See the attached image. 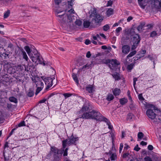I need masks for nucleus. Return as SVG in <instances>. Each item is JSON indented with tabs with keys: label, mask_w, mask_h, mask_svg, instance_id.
Instances as JSON below:
<instances>
[{
	"label": "nucleus",
	"mask_w": 161,
	"mask_h": 161,
	"mask_svg": "<svg viewBox=\"0 0 161 161\" xmlns=\"http://www.w3.org/2000/svg\"><path fill=\"white\" fill-rule=\"evenodd\" d=\"M62 11H56L57 17L60 18L59 20L62 25L65 28L70 26L71 23L75 20L76 17L73 14L75 13L74 10L72 8L68 11L67 14H58Z\"/></svg>",
	"instance_id": "1"
},
{
	"label": "nucleus",
	"mask_w": 161,
	"mask_h": 161,
	"mask_svg": "<svg viewBox=\"0 0 161 161\" xmlns=\"http://www.w3.org/2000/svg\"><path fill=\"white\" fill-rule=\"evenodd\" d=\"M89 107L84 105L81 109L77 113L78 118L91 119L92 117V111H89Z\"/></svg>",
	"instance_id": "2"
},
{
	"label": "nucleus",
	"mask_w": 161,
	"mask_h": 161,
	"mask_svg": "<svg viewBox=\"0 0 161 161\" xmlns=\"http://www.w3.org/2000/svg\"><path fill=\"white\" fill-rule=\"evenodd\" d=\"M147 116L151 119L154 120L153 122L155 124H161V113L156 115L153 110L148 109L146 111Z\"/></svg>",
	"instance_id": "3"
},
{
	"label": "nucleus",
	"mask_w": 161,
	"mask_h": 161,
	"mask_svg": "<svg viewBox=\"0 0 161 161\" xmlns=\"http://www.w3.org/2000/svg\"><path fill=\"white\" fill-rule=\"evenodd\" d=\"M96 64H105L108 65L110 68L113 69L112 67L116 65H119L120 63L119 61L116 59H105L101 61V59H95Z\"/></svg>",
	"instance_id": "4"
},
{
	"label": "nucleus",
	"mask_w": 161,
	"mask_h": 161,
	"mask_svg": "<svg viewBox=\"0 0 161 161\" xmlns=\"http://www.w3.org/2000/svg\"><path fill=\"white\" fill-rule=\"evenodd\" d=\"M62 152L54 146L51 147L49 154L53 156L54 161H59L61 159Z\"/></svg>",
	"instance_id": "5"
},
{
	"label": "nucleus",
	"mask_w": 161,
	"mask_h": 161,
	"mask_svg": "<svg viewBox=\"0 0 161 161\" xmlns=\"http://www.w3.org/2000/svg\"><path fill=\"white\" fill-rule=\"evenodd\" d=\"M89 17L92 18V22H95L96 25H97L99 23L101 22L103 19V17L97 13L96 11H93L90 14Z\"/></svg>",
	"instance_id": "6"
},
{
	"label": "nucleus",
	"mask_w": 161,
	"mask_h": 161,
	"mask_svg": "<svg viewBox=\"0 0 161 161\" xmlns=\"http://www.w3.org/2000/svg\"><path fill=\"white\" fill-rule=\"evenodd\" d=\"M29 57L31 60L37 64H42V61L41 60V58L40 54L38 53L36 50H34L32 54Z\"/></svg>",
	"instance_id": "7"
},
{
	"label": "nucleus",
	"mask_w": 161,
	"mask_h": 161,
	"mask_svg": "<svg viewBox=\"0 0 161 161\" xmlns=\"http://www.w3.org/2000/svg\"><path fill=\"white\" fill-rule=\"evenodd\" d=\"M78 140L77 138H75L72 136L70 138L66 139V140H63L62 142L63 148H65L66 147L67 144L69 145L75 144L76 141Z\"/></svg>",
	"instance_id": "8"
},
{
	"label": "nucleus",
	"mask_w": 161,
	"mask_h": 161,
	"mask_svg": "<svg viewBox=\"0 0 161 161\" xmlns=\"http://www.w3.org/2000/svg\"><path fill=\"white\" fill-rule=\"evenodd\" d=\"M92 117L91 119H94L97 120L101 121L103 116L98 111L92 110Z\"/></svg>",
	"instance_id": "9"
},
{
	"label": "nucleus",
	"mask_w": 161,
	"mask_h": 161,
	"mask_svg": "<svg viewBox=\"0 0 161 161\" xmlns=\"http://www.w3.org/2000/svg\"><path fill=\"white\" fill-rule=\"evenodd\" d=\"M53 79H54V78L47 77L43 79V81L47 86L45 89L46 90H47L52 86L53 85Z\"/></svg>",
	"instance_id": "10"
},
{
	"label": "nucleus",
	"mask_w": 161,
	"mask_h": 161,
	"mask_svg": "<svg viewBox=\"0 0 161 161\" xmlns=\"http://www.w3.org/2000/svg\"><path fill=\"white\" fill-rule=\"evenodd\" d=\"M131 40L133 42L134 44V45H132L131 47V49L134 50L136 48L135 45L136 44V45L139 43L140 39L139 36L138 35H136L133 37Z\"/></svg>",
	"instance_id": "11"
},
{
	"label": "nucleus",
	"mask_w": 161,
	"mask_h": 161,
	"mask_svg": "<svg viewBox=\"0 0 161 161\" xmlns=\"http://www.w3.org/2000/svg\"><path fill=\"white\" fill-rule=\"evenodd\" d=\"M130 47L127 45H124L122 47V53L124 54H127L130 51Z\"/></svg>",
	"instance_id": "12"
},
{
	"label": "nucleus",
	"mask_w": 161,
	"mask_h": 161,
	"mask_svg": "<svg viewBox=\"0 0 161 161\" xmlns=\"http://www.w3.org/2000/svg\"><path fill=\"white\" fill-rule=\"evenodd\" d=\"M14 71H13V72H15L16 70L17 71H19V72H22L24 69V66L23 65L21 64H18V65H15V66H14Z\"/></svg>",
	"instance_id": "13"
},
{
	"label": "nucleus",
	"mask_w": 161,
	"mask_h": 161,
	"mask_svg": "<svg viewBox=\"0 0 161 161\" xmlns=\"http://www.w3.org/2000/svg\"><path fill=\"white\" fill-rule=\"evenodd\" d=\"M19 55H22L23 58L26 61H28L29 59L28 57L27 56L26 52L23 49L20 50L19 53Z\"/></svg>",
	"instance_id": "14"
},
{
	"label": "nucleus",
	"mask_w": 161,
	"mask_h": 161,
	"mask_svg": "<svg viewBox=\"0 0 161 161\" xmlns=\"http://www.w3.org/2000/svg\"><path fill=\"white\" fill-rule=\"evenodd\" d=\"M86 89L89 93H91L93 92L94 87L92 85H89L86 87Z\"/></svg>",
	"instance_id": "15"
},
{
	"label": "nucleus",
	"mask_w": 161,
	"mask_h": 161,
	"mask_svg": "<svg viewBox=\"0 0 161 161\" xmlns=\"http://www.w3.org/2000/svg\"><path fill=\"white\" fill-rule=\"evenodd\" d=\"M112 91L114 95L115 96L119 95L121 93L120 90L118 88H115Z\"/></svg>",
	"instance_id": "16"
},
{
	"label": "nucleus",
	"mask_w": 161,
	"mask_h": 161,
	"mask_svg": "<svg viewBox=\"0 0 161 161\" xmlns=\"http://www.w3.org/2000/svg\"><path fill=\"white\" fill-rule=\"evenodd\" d=\"M34 81L36 85V86H43V83L39 79H38L37 80H36V81Z\"/></svg>",
	"instance_id": "17"
},
{
	"label": "nucleus",
	"mask_w": 161,
	"mask_h": 161,
	"mask_svg": "<svg viewBox=\"0 0 161 161\" xmlns=\"http://www.w3.org/2000/svg\"><path fill=\"white\" fill-rule=\"evenodd\" d=\"M94 65V64H93V61H91V64H87L83 66L82 67V69L86 68L88 69L92 67V66H93Z\"/></svg>",
	"instance_id": "18"
},
{
	"label": "nucleus",
	"mask_w": 161,
	"mask_h": 161,
	"mask_svg": "<svg viewBox=\"0 0 161 161\" xmlns=\"http://www.w3.org/2000/svg\"><path fill=\"white\" fill-rule=\"evenodd\" d=\"M128 99L127 98L124 97L119 99V102L121 105H123L125 104L128 102Z\"/></svg>",
	"instance_id": "19"
},
{
	"label": "nucleus",
	"mask_w": 161,
	"mask_h": 161,
	"mask_svg": "<svg viewBox=\"0 0 161 161\" xmlns=\"http://www.w3.org/2000/svg\"><path fill=\"white\" fill-rule=\"evenodd\" d=\"M115 79V80H119L120 79V77L119 76V74L117 72L115 73L114 74L111 75Z\"/></svg>",
	"instance_id": "20"
},
{
	"label": "nucleus",
	"mask_w": 161,
	"mask_h": 161,
	"mask_svg": "<svg viewBox=\"0 0 161 161\" xmlns=\"http://www.w3.org/2000/svg\"><path fill=\"white\" fill-rule=\"evenodd\" d=\"M113 9L112 8H109L106 11V14L108 17H109L113 13Z\"/></svg>",
	"instance_id": "21"
},
{
	"label": "nucleus",
	"mask_w": 161,
	"mask_h": 161,
	"mask_svg": "<svg viewBox=\"0 0 161 161\" xmlns=\"http://www.w3.org/2000/svg\"><path fill=\"white\" fill-rule=\"evenodd\" d=\"M8 69L12 68L13 69H14L15 65L11 62H8L6 65Z\"/></svg>",
	"instance_id": "22"
},
{
	"label": "nucleus",
	"mask_w": 161,
	"mask_h": 161,
	"mask_svg": "<svg viewBox=\"0 0 161 161\" xmlns=\"http://www.w3.org/2000/svg\"><path fill=\"white\" fill-rule=\"evenodd\" d=\"M24 49L27 52L29 56H31L32 53L31 52V49L28 46H26L25 47Z\"/></svg>",
	"instance_id": "23"
},
{
	"label": "nucleus",
	"mask_w": 161,
	"mask_h": 161,
	"mask_svg": "<svg viewBox=\"0 0 161 161\" xmlns=\"http://www.w3.org/2000/svg\"><path fill=\"white\" fill-rule=\"evenodd\" d=\"M114 98V97L112 94H108L107 95V97L106 98L107 100L108 101H110L113 100Z\"/></svg>",
	"instance_id": "24"
},
{
	"label": "nucleus",
	"mask_w": 161,
	"mask_h": 161,
	"mask_svg": "<svg viewBox=\"0 0 161 161\" xmlns=\"http://www.w3.org/2000/svg\"><path fill=\"white\" fill-rule=\"evenodd\" d=\"M90 24V22L88 20H85L83 23V26L85 28H88Z\"/></svg>",
	"instance_id": "25"
},
{
	"label": "nucleus",
	"mask_w": 161,
	"mask_h": 161,
	"mask_svg": "<svg viewBox=\"0 0 161 161\" xmlns=\"http://www.w3.org/2000/svg\"><path fill=\"white\" fill-rule=\"evenodd\" d=\"M138 97L139 99L141 101H142V103H143L144 104H145L144 103H146V102L144 101V98L143 97L142 94H139L138 95Z\"/></svg>",
	"instance_id": "26"
},
{
	"label": "nucleus",
	"mask_w": 161,
	"mask_h": 161,
	"mask_svg": "<svg viewBox=\"0 0 161 161\" xmlns=\"http://www.w3.org/2000/svg\"><path fill=\"white\" fill-rule=\"evenodd\" d=\"M133 115L131 113H129L126 117V119L128 121H130L132 118H133Z\"/></svg>",
	"instance_id": "27"
},
{
	"label": "nucleus",
	"mask_w": 161,
	"mask_h": 161,
	"mask_svg": "<svg viewBox=\"0 0 161 161\" xmlns=\"http://www.w3.org/2000/svg\"><path fill=\"white\" fill-rule=\"evenodd\" d=\"M75 0H69L68 1V6L69 8H72L73 5V2Z\"/></svg>",
	"instance_id": "28"
},
{
	"label": "nucleus",
	"mask_w": 161,
	"mask_h": 161,
	"mask_svg": "<svg viewBox=\"0 0 161 161\" xmlns=\"http://www.w3.org/2000/svg\"><path fill=\"white\" fill-rule=\"evenodd\" d=\"M134 64L135 63H132L128 65L127 67V69L130 71L131 69L133 68L134 66Z\"/></svg>",
	"instance_id": "29"
},
{
	"label": "nucleus",
	"mask_w": 161,
	"mask_h": 161,
	"mask_svg": "<svg viewBox=\"0 0 161 161\" xmlns=\"http://www.w3.org/2000/svg\"><path fill=\"white\" fill-rule=\"evenodd\" d=\"M73 78L76 82L77 85L79 84V80L76 75L73 74L72 75Z\"/></svg>",
	"instance_id": "30"
},
{
	"label": "nucleus",
	"mask_w": 161,
	"mask_h": 161,
	"mask_svg": "<svg viewBox=\"0 0 161 161\" xmlns=\"http://www.w3.org/2000/svg\"><path fill=\"white\" fill-rule=\"evenodd\" d=\"M136 53V50H134L131 52L127 56V58H129L131 57L132 56H133L135 55Z\"/></svg>",
	"instance_id": "31"
},
{
	"label": "nucleus",
	"mask_w": 161,
	"mask_h": 161,
	"mask_svg": "<svg viewBox=\"0 0 161 161\" xmlns=\"http://www.w3.org/2000/svg\"><path fill=\"white\" fill-rule=\"evenodd\" d=\"M9 100L11 102H14L15 103H16L17 102V99L13 97H10L9 98Z\"/></svg>",
	"instance_id": "32"
},
{
	"label": "nucleus",
	"mask_w": 161,
	"mask_h": 161,
	"mask_svg": "<svg viewBox=\"0 0 161 161\" xmlns=\"http://www.w3.org/2000/svg\"><path fill=\"white\" fill-rule=\"evenodd\" d=\"M10 14V11L9 10H7V11L6 12H5L3 16L4 18L5 19L8 18L9 15Z\"/></svg>",
	"instance_id": "33"
},
{
	"label": "nucleus",
	"mask_w": 161,
	"mask_h": 161,
	"mask_svg": "<svg viewBox=\"0 0 161 161\" xmlns=\"http://www.w3.org/2000/svg\"><path fill=\"white\" fill-rule=\"evenodd\" d=\"M117 158V156L116 153H114L112 154L110 157V159L111 160H114Z\"/></svg>",
	"instance_id": "34"
},
{
	"label": "nucleus",
	"mask_w": 161,
	"mask_h": 161,
	"mask_svg": "<svg viewBox=\"0 0 161 161\" xmlns=\"http://www.w3.org/2000/svg\"><path fill=\"white\" fill-rule=\"evenodd\" d=\"M37 87V88L36 90V94L37 95L40 91L43 88V86H42L41 87L40 86H36Z\"/></svg>",
	"instance_id": "35"
},
{
	"label": "nucleus",
	"mask_w": 161,
	"mask_h": 161,
	"mask_svg": "<svg viewBox=\"0 0 161 161\" xmlns=\"http://www.w3.org/2000/svg\"><path fill=\"white\" fill-rule=\"evenodd\" d=\"M145 25L144 23H142L138 26L137 27V30L139 31H141L142 29L143 28L144 26Z\"/></svg>",
	"instance_id": "36"
},
{
	"label": "nucleus",
	"mask_w": 161,
	"mask_h": 161,
	"mask_svg": "<svg viewBox=\"0 0 161 161\" xmlns=\"http://www.w3.org/2000/svg\"><path fill=\"white\" fill-rule=\"evenodd\" d=\"M25 125V122L24 121H23L21 122L18 124V126H17L16 128H17L18 127H20Z\"/></svg>",
	"instance_id": "37"
},
{
	"label": "nucleus",
	"mask_w": 161,
	"mask_h": 161,
	"mask_svg": "<svg viewBox=\"0 0 161 161\" xmlns=\"http://www.w3.org/2000/svg\"><path fill=\"white\" fill-rule=\"evenodd\" d=\"M75 23L76 25H78V26H80L82 24V22L81 20L79 19L76 20L75 22Z\"/></svg>",
	"instance_id": "38"
},
{
	"label": "nucleus",
	"mask_w": 161,
	"mask_h": 161,
	"mask_svg": "<svg viewBox=\"0 0 161 161\" xmlns=\"http://www.w3.org/2000/svg\"><path fill=\"white\" fill-rule=\"evenodd\" d=\"M109 29V26L108 25H106L103 27V29L105 31H107Z\"/></svg>",
	"instance_id": "39"
},
{
	"label": "nucleus",
	"mask_w": 161,
	"mask_h": 161,
	"mask_svg": "<svg viewBox=\"0 0 161 161\" xmlns=\"http://www.w3.org/2000/svg\"><path fill=\"white\" fill-rule=\"evenodd\" d=\"M144 136V134L142 132H139L138 134V137L139 139H141Z\"/></svg>",
	"instance_id": "40"
},
{
	"label": "nucleus",
	"mask_w": 161,
	"mask_h": 161,
	"mask_svg": "<svg viewBox=\"0 0 161 161\" xmlns=\"http://www.w3.org/2000/svg\"><path fill=\"white\" fill-rule=\"evenodd\" d=\"M157 35V33L155 31H153L150 33V36L151 37H153Z\"/></svg>",
	"instance_id": "41"
},
{
	"label": "nucleus",
	"mask_w": 161,
	"mask_h": 161,
	"mask_svg": "<svg viewBox=\"0 0 161 161\" xmlns=\"http://www.w3.org/2000/svg\"><path fill=\"white\" fill-rule=\"evenodd\" d=\"M72 94L69 93H65L63 94V95L65 97V98L70 97L72 95Z\"/></svg>",
	"instance_id": "42"
},
{
	"label": "nucleus",
	"mask_w": 161,
	"mask_h": 161,
	"mask_svg": "<svg viewBox=\"0 0 161 161\" xmlns=\"http://www.w3.org/2000/svg\"><path fill=\"white\" fill-rule=\"evenodd\" d=\"M112 4H113L112 1L111 0H110L108 1L106 6L107 7L110 6H111Z\"/></svg>",
	"instance_id": "43"
},
{
	"label": "nucleus",
	"mask_w": 161,
	"mask_h": 161,
	"mask_svg": "<svg viewBox=\"0 0 161 161\" xmlns=\"http://www.w3.org/2000/svg\"><path fill=\"white\" fill-rule=\"evenodd\" d=\"M13 0H0V1L2 2L3 3H8L11 2Z\"/></svg>",
	"instance_id": "44"
},
{
	"label": "nucleus",
	"mask_w": 161,
	"mask_h": 161,
	"mask_svg": "<svg viewBox=\"0 0 161 161\" xmlns=\"http://www.w3.org/2000/svg\"><path fill=\"white\" fill-rule=\"evenodd\" d=\"M144 160L145 161H152V159L148 156L145 157Z\"/></svg>",
	"instance_id": "45"
},
{
	"label": "nucleus",
	"mask_w": 161,
	"mask_h": 161,
	"mask_svg": "<svg viewBox=\"0 0 161 161\" xmlns=\"http://www.w3.org/2000/svg\"><path fill=\"white\" fill-rule=\"evenodd\" d=\"M107 125H108V128L110 130H112L113 128V126L111 125L110 122H108Z\"/></svg>",
	"instance_id": "46"
},
{
	"label": "nucleus",
	"mask_w": 161,
	"mask_h": 161,
	"mask_svg": "<svg viewBox=\"0 0 161 161\" xmlns=\"http://www.w3.org/2000/svg\"><path fill=\"white\" fill-rule=\"evenodd\" d=\"M122 30V28L120 27H118L115 30L116 32V33H118L120 31H121Z\"/></svg>",
	"instance_id": "47"
},
{
	"label": "nucleus",
	"mask_w": 161,
	"mask_h": 161,
	"mask_svg": "<svg viewBox=\"0 0 161 161\" xmlns=\"http://www.w3.org/2000/svg\"><path fill=\"white\" fill-rule=\"evenodd\" d=\"M140 149V148L139 147L138 145H136L135 147L134 150L136 151H138Z\"/></svg>",
	"instance_id": "48"
},
{
	"label": "nucleus",
	"mask_w": 161,
	"mask_h": 161,
	"mask_svg": "<svg viewBox=\"0 0 161 161\" xmlns=\"http://www.w3.org/2000/svg\"><path fill=\"white\" fill-rule=\"evenodd\" d=\"M27 95L29 97H31L34 95L33 92L32 91L29 92L28 93Z\"/></svg>",
	"instance_id": "49"
},
{
	"label": "nucleus",
	"mask_w": 161,
	"mask_h": 161,
	"mask_svg": "<svg viewBox=\"0 0 161 161\" xmlns=\"http://www.w3.org/2000/svg\"><path fill=\"white\" fill-rule=\"evenodd\" d=\"M137 80V78H135L133 79V86L134 87L135 89V85L136 84V82Z\"/></svg>",
	"instance_id": "50"
},
{
	"label": "nucleus",
	"mask_w": 161,
	"mask_h": 161,
	"mask_svg": "<svg viewBox=\"0 0 161 161\" xmlns=\"http://www.w3.org/2000/svg\"><path fill=\"white\" fill-rule=\"evenodd\" d=\"M91 53L90 52V51H88L86 53V57L87 58H89L91 57Z\"/></svg>",
	"instance_id": "51"
},
{
	"label": "nucleus",
	"mask_w": 161,
	"mask_h": 161,
	"mask_svg": "<svg viewBox=\"0 0 161 161\" xmlns=\"http://www.w3.org/2000/svg\"><path fill=\"white\" fill-rule=\"evenodd\" d=\"M105 121V122H106L107 123V124L108 122H110L109 121V120L108 119L104 117L103 116V117H102V120L101 121Z\"/></svg>",
	"instance_id": "52"
},
{
	"label": "nucleus",
	"mask_w": 161,
	"mask_h": 161,
	"mask_svg": "<svg viewBox=\"0 0 161 161\" xmlns=\"http://www.w3.org/2000/svg\"><path fill=\"white\" fill-rule=\"evenodd\" d=\"M147 29H150L152 28L153 26V25L152 24H148L147 25Z\"/></svg>",
	"instance_id": "53"
},
{
	"label": "nucleus",
	"mask_w": 161,
	"mask_h": 161,
	"mask_svg": "<svg viewBox=\"0 0 161 161\" xmlns=\"http://www.w3.org/2000/svg\"><path fill=\"white\" fill-rule=\"evenodd\" d=\"M91 43V42L89 40H88V39H86L85 40V44L86 45H88V44H90Z\"/></svg>",
	"instance_id": "54"
},
{
	"label": "nucleus",
	"mask_w": 161,
	"mask_h": 161,
	"mask_svg": "<svg viewBox=\"0 0 161 161\" xmlns=\"http://www.w3.org/2000/svg\"><path fill=\"white\" fill-rule=\"evenodd\" d=\"M55 3L57 5H58L61 2V0H54Z\"/></svg>",
	"instance_id": "55"
},
{
	"label": "nucleus",
	"mask_w": 161,
	"mask_h": 161,
	"mask_svg": "<svg viewBox=\"0 0 161 161\" xmlns=\"http://www.w3.org/2000/svg\"><path fill=\"white\" fill-rule=\"evenodd\" d=\"M147 148L148 149L150 150H152L153 149V147L152 145H149L148 146Z\"/></svg>",
	"instance_id": "56"
},
{
	"label": "nucleus",
	"mask_w": 161,
	"mask_h": 161,
	"mask_svg": "<svg viewBox=\"0 0 161 161\" xmlns=\"http://www.w3.org/2000/svg\"><path fill=\"white\" fill-rule=\"evenodd\" d=\"M8 47L12 50L13 49V45L12 43H10L8 44Z\"/></svg>",
	"instance_id": "57"
},
{
	"label": "nucleus",
	"mask_w": 161,
	"mask_h": 161,
	"mask_svg": "<svg viewBox=\"0 0 161 161\" xmlns=\"http://www.w3.org/2000/svg\"><path fill=\"white\" fill-rule=\"evenodd\" d=\"M129 155L128 153H124L122 156V157L123 158H126Z\"/></svg>",
	"instance_id": "58"
},
{
	"label": "nucleus",
	"mask_w": 161,
	"mask_h": 161,
	"mask_svg": "<svg viewBox=\"0 0 161 161\" xmlns=\"http://www.w3.org/2000/svg\"><path fill=\"white\" fill-rule=\"evenodd\" d=\"M46 100H47V99H46L44 98V99H43L40 100L39 101V103H44V102H46Z\"/></svg>",
	"instance_id": "59"
},
{
	"label": "nucleus",
	"mask_w": 161,
	"mask_h": 161,
	"mask_svg": "<svg viewBox=\"0 0 161 161\" xmlns=\"http://www.w3.org/2000/svg\"><path fill=\"white\" fill-rule=\"evenodd\" d=\"M16 128H14L12 130L11 132L9 133V136H11V135H12L13 134V132H14V130H16Z\"/></svg>",
	"instance_id": "60"
},
{
	"label": "nucleus",
	"mask_w": 161,
	"mask_h": 161,
	"mask_svg": "<svg viewBox=\"0 0 161 161\" xmlns=\"http://www.w3.org/2000/svg\"><path fill=\"white\" fill-rule=\"evenodd\" d=\"M140 144H141V145H142V146H145V145H147V143L146 142H145L143 141H142L141 142Z\"/></svg>",
	"instance_id": "61"
},
{
	"label": "nucleus",
	"mask_w": 161,
	"mask_h": 161,
	"mask_svg": "<svg viewBox=\"0 0 161 161\" xmlns=\"http://www.w3.org/2000/svg\"><path fill=\"white\" fill-rule=\"evenodd\" d=\"M133 19L132 17L131 16H129V17L127 19V22H130V20H132Z\"/></svg>",
	"instance_id": "62"
},
{
	"label": "nucleus",
	"mask_w": 161,
	"mask_h": 161,
	"mask_svg": "<svg viewBox=\"0 0 161 161\" xmlns=\"http://www.w3.org/2000/svg\"><path fill=\"white\" fill-rule=\"evenodd\" d=\"M129 147V146L126 144H125V146L124 148V150H127Z\"/></svg>",
	"instance_id": "63"
},
{
	"label": "nucleus",
	"mask_w": 161,
	"mask_h": 161,
	"mask_svg": "<svg viewBox=\"0 0 161 161\" xmlns=\"http://www.w3.org/2000/svg\"><path fill=\"white\" fill-rule=\"evenodd\" d=\"M148 58L151 60H152L153 59V57L151 55H149L148 56Z\"/></svg>",
	"instance_id": "64"
}]
</instances>
